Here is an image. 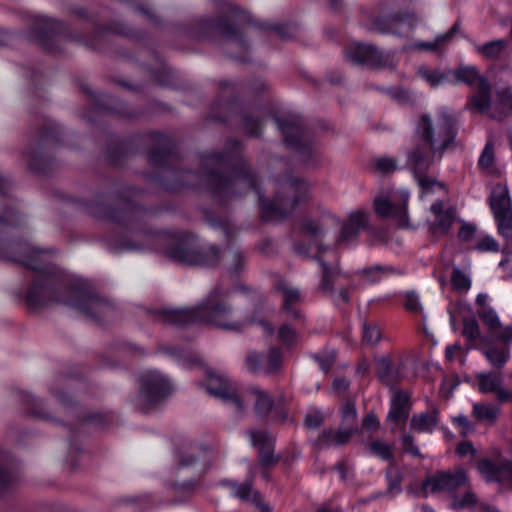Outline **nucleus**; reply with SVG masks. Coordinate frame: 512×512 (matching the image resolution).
I'll return each mask as SVG.
<instances>
[{"mask_svg": "<svg viewBox=\"0 0 512 512\" xmlns=\"http://www.w3.org/2000/svg\"><path fill=\"white\" fill-rule=\"evenodd\" d=\"M202 162L203 176L216 198L224 202L253 190L258 196L262 218L266 221L288 217L310 197V185L304 179L289 174L275 182V196L271 201H266L255 177L246 167L227 171V160L220 153H210Z\"/></svg>", "mask_w": 512, "mask_h": 512, "instance_id": "f257e3e1", "label": "nucleus"}, {"mask_svg": "<svg viewBox=\"0 0 512 512\" xmlns=\"http://www.w3.org/2000/svg\"><path fill=\"white\" fill-rule=\"evenodd\" d=\"M3 248L4 244L0 243V257L19 262L36 273L26 294V302L30 308L38 309L50 303H63L95 319L107 315L112 310L111 304L106 300L60 283L54 267L49 262L50 250L21 245V253L16 256L3 251Z\"/></svg>", "mask_w": 512, "mask_h": 512, "instance_id": "f03ea898", "label": "nucleus"}, {"mask_svg": "<svg viewBox=\"0 0 512 512\" xmlns=\"http://www.w3.org/2000/svg\"><path fill=\"white\" fill-rule=\"evenodd\" d=\"M457 130V119L447 109H440L433 117L428 114L420 116L415 129L418 143L408 153L407 164L413 171L422 195L436 189L445 190L443 183L427 177L425 173L453 146Z\"/></svg>", "mask_w": 512, "mask_h": 512, "instance_id": "7ed1b4c3", "label": "nucleus"}, {"mask_svg": "<svg viewBox=\"0 0 512 512\" xmlns=\"http://www.w3.org/2000/svg\"><path fill=\"white\" fill-rule=\"evenodd\" d=\"M121 221L135 230L132 237L136 239V242L122 244V250L157 249L165 245V254L176 262L206 267H213L218 263L219 253L214 246L197 249L194 237L187 233L170 234L141 230L143 213L138 210H129Z\"/></svg>", "mask_w": 512, "mask_h": 512, "instance_id": "20e7f679", "label": "nucleus"}, {"mask_svg": "<svg viewBox=\"0 0 512 512\" xmlns=\"http://www.w3.org/2000/svg\"><path fill=\"white\" fill-rule=\"evenodd\" d=\"M158 316L163 322L173 325L201 323L234 332L243 330L254 321L229 303L219 288L213 289L207 299L194 308L164 309Z\"/></svg>", "mask_w": 512, "mask_h": 512, "instance_id": "39448f33", "label": "nucleus"}, {"mask_svg": "<svg viewBox=\"0 0 512 512\" xmlns=\"http://www.w3.org/2000/svg\"><path fill=\"white\" fill-rule=\"evenodd\" d=\"M205 392L225 405L242 410L246 407L250 398L255 401L256 414L267 416L273 412L279 420L287 418L285 404L287 399L279 396L276 400L269 394L258 389H248L245 386H203Z\"/></svg>", "mask_w": 512, "mask_h": 512, "instance_id": "423d86ee", "label": "nucleus"}, {"mask_svg": "<svg viewBox=\"0 0 512 512\" xmlns=\"http://www.w3.org/2000/svg\"><path fill=\"white\" fill-rule=\"evenodd\" d=\"M451 84L464 83L474 87L475 92L468 99L466 108L470 111L484 113L490 105L491 86L474 66H460L451 70Z\"/></svg>", "mask_w": 512, "mask_h": 512, "instance_id": "0eeeda50", "label": "nucleus"}, {"mask_svg": "<svg viewBox=\"0 0 512 512\" xmlns=\"http://www.w3.org/2000/svg\"><path fill=\"white\" fill-rule=\"evenodd\" d=\"M401 0H392L389 3H382L378 7L376 15L371 16L366 22L367 29L381 34L397 33L398 25L407 22L409 25L416 23L417 19L414 13H401L398 11ZM411 3L412 0H402Z\"/></svg>", "mask_w": 512, "mask_h": 512, "instance_id": "6e6552de", "label": "nucleus"}, {"mask_svg": "<svg viewBox=\"0 0 512 512\" xmlns=\"http://www.w3.org/2000/svg\"><path fill=\"white\" fill-rule=\"evenodd\" d=\"M277 127L284 135L285 142L294 149L304 150L310 156L311 142L300 118H276Z\"/></svg>", "mask_w": 512, "mask_h": 512, "instance_id": "1a4fd4ad", "label": "nucleus"}, {"mask_svg": "<svg viewBox=\"0 0 512 512\" xmlns=\"http://www.w3.org/2000/svg\"><path fill=\"white\" fill-rule=\"evenodd\" d=\"M346 57L353 63L374 68L389 66L392 63L389 54L379 51L372 45L354 43L346 50Z\"/></svg>", "mask_w": 512, "mask_h": 512, "instance_id": "9d476101", "label": "nucleus"}, {"mask_svg": "<svg viewBox=\"0 0 512 512\" xmlns=\"http://www.w3.org/2000/svg\"><path fill=\"white\" fill-rule=\"evenodd\" d=\"M478 471L489 482H497L503 487L512 489V461L507 459H482L478 463Z\"/></svg>", "mask_w": 512, "mask_h": 512, "instance_id": "9b49d317", "label": "nucleus"}, {"mask_svg": "<svg viewBox=\"0 0 512 512\" xmlns=\"http://www.w3.org/2000/svg\"><path fill=\"white\" fill-rule=\"evenodd\" d=\"M173 393V386H140L133 403L140 411L149 412L161 405Z\"/></svg>", "mask_w": 512, "mask_h": 512, "instance_id": "f8f14e48", "label": "nucleus"}, {"mask_svg": "<svg viewBox=\"0 0 512 512\" xmlns=\"http://www.w3.org/2000/svg\"><path fill=\"white\" fill-rule=\"evenodd\" d=\"M468 477L463 469H457L455 472H438L428 478L424 483V488L431 492H451L461 487H466Z\"/></svg>", "mask_w": 512, "mask_h": 512, "instance_id": "ddd939ff", "label": "nucleus"}, {"mask_svg": "<svg viewBox=\"0 0 512 512\" xmlns=\"http://www.w3.org/2000/svg\"><path fill=\"white\" fill-rule=\"evenodd\" d=\"M375 372L380 382L395 384L406 380L405 363L401 357H380L375 363Z\"/></svg>", "mask_w": 512, "mask_h": 512, "instance_id": "4468645a", "label": "nucleus"}, {"mask_svg": "<svg viewBox=\"0 0 512 512\" xmlns=\"http://www.w3.org/2000/svg\"><path fill=\"white\" fill-rule=\"evenodd\" d=\"M281 362V351L271 348L268 355L250 352L246 358V368L254 374H271L279 369Z\"/></svg>", "mask_w": 512, "mask_h": 512, "instance_id": "2eb2a0df", "label": "nucleus"}, {"mask_svg": "<svg viewBox=\"0 0 512 512\" xmlns=\"http://www.w3.org/2000/svg\"><path fill=\"white\" fill-rule=\"evenodd\" d=\"M207 29L218 31L225 38L224 47L227 51L247 49L246 41L243 39L242 33L231 23L223 20H207L205 23Z\"/></svg>", "mask_w": 512, "mask_h": 512, "instance_id": "dca6fc26", "label": "nucleus"}, {"mask_svg": "<svg viewBox=\"0 0 512 512\" xmlns=\"http://www.w3.org/2000/svg\"><path fill=\"white\" fill-rule=\"evenodd\" d=\"M408 195L401 193L399 200L401 203H396L394 200H390L384 196H378L374 200L375 212L380 217H391L395 218L400 225L406 224L407 219V203Z\"/></svg>", "mask_w": 512, "mask_h": 512, "instance_id": "f3484780", "label": "nucleus"}, {"mask_svg": "<svg viewBox=\"0 0 512 512\" xmlns=\"http://www.w3.org/2000/svg\"><path fill=\"white\" fill-rule=\"evenodd\" d=\"M430 210L435 217L430 225L431 233L435 236L446 234L455 222V209L443 201H436Z\"/></svg>", "mask_w": 512, "mask_h": 512, "instance_id": "a211bd4d", "label": "nucleus"}, {"mask_svg": "<svg viewBox=\"0 0 512 512\" xmlns=\"http://www.w3.org/2000/svg\"><path fill=\"white\" fill-rule=\"evenodd\" d=\"M368 214L364 211L357 210L352 212L347 221L342 224L340 234L337 238V244L348 242L354 239L360 230L367 225Z\"/></svg>", "mask_w": 512, "mask_h": 512, "instance_id": "6ab92c4d", "label": "nucleus"}, {"mask_svg": "<svg viewBox=\"0 0 512 512\" xmlns=\"http://www.w3.org/2000/svg\"><path fill=\"white\" fill-rule=\"evenodd\" d=\"M410 394L407 391H393L388 418L394 422H405L409 415Z\"/></svg>", "mask_w": 512, "mask_h": 512, "instance_id": "aec40b11", "label": "nucleus"}, {"mask_svg": "<svg viewBox=\"0 0 512 512\" xmlns=\"http://www.w3.org/2000/svg\"><path fill=\"white\" fill-rule=\"evenodd\" d=\"M322 269V281L319 286V289L330 296L335 294V286L338 284L339 280L346 277L344 273H342L337 264L329 265L325 263L321 258H318Z\"/></svg>", "mask_w": 512, "mask_h": 512, "instance_id": "412c9836", "label": "nucleus"}, {"mask_svg": "<svg viewBox=\"0 0 512 512\" xmlns=\"http://www.w3.org/2000/svg\"><path fill=\"white\" fill-rule=\"evenodd\" d=\"M512 111V94L509 89H503L497 92V100L484 113L496 120L504 119Z\"/></svg>", "mask_w": 512, "mask_h": 512, "instance_id": "4be33fe9", "label": "nucleus"}, {"mask_svg": "<svg viewBox=\"0 0 512 512\" xmlns=\"http://www.w3.org/2000/svg\"><path fill=\"white\" fill-rule=\"evenodd\" d=\"M251 442L259 449V458L262 464L270 465L275 462L273 457V440L264 432H251Z\"/></svg>", "mask_w": 512, "mask_h": 512, "instance_id": "5701e85b", "label": "nucleus"}, {"mask_svg": "<svg viewBox=\"0 0 512 512\" xmlns=\"http://www.w3.org/2000/svg\"><path fill=\"white\" fill-rule=\"evenodd\" d=\"M490 207L494 216L512 212L511 200L505 186L497 185L491 194Z\"/></svg>", "mask_w": 512, "mask_h": 512, "instance_id": "b1692460", "label": "nucleus"}, {"mask_svg": "<svg viewBox=\"0 0 512 512\" xmlns=\"http://www.w3.org/2000/svg\"><path fill=\"white\" fill-rule=\"evenodd\" d=\"M277 288L282 293L283 309L290 312L293 317H298L299 312L293 309V305L301 301L300 291L285 280H280Z\"/></svg>", "mask_w": 512, "mask_h": 512, "instance_id": "393cba45", "label": "nucleus"}, {"mask_svg": "<svg viewBox=\"0 0 512 512\" xmlns=\"http://www.w3.org/2000/svg\"><path fill=\"white\" fill-rule=\"evenodd\" d=\"M352 433L349 430L344 431H323L315 441V446L319 449L329 446H337L345 444L351 437Z\"/></svg>", "mask_w": 512, "mask_h": 512, "instance_id": "a878e982", "label": "nucleus"}, {"mask_svg": "<svg viewBox=\"0 0 512 512\" xmlns=\"http://www.w3.org/2000/svg\"><path fill=\"white\" fill-rule=\"evenodd\" d=\"M459 32V23L456 22L448 32L437 36L433 41H419L415 44V47L418 50L425 51H439L443 47H445L455 36L456 33Z\"/></svg>", "mask_w": 512, "mask_h": 512, "instance_id": "bb28decb", "label": "nucleus"}, {"mask_svg": "<svg viewBox=\"0 0 512 512\" xmlns=\"http://www.w3.org/2000/svg\"><path fill=\"white\" fill-rule=\"evenodd\" d=\"M508 44V40L498 39L484 43L482 45H476L475 50L482 57L490 60H495L500 58L503 52L507 49Z\"/></svg>", "mask_w": 512, "mask_h": 512, "instance_id": "cd10ccee", "label": "nucleus"}, {"mask_svg": "<svg viewBox=\"0 0 512 512\" xmlns=\"http://www.w3.org/2000/svg\"><path fill=\"white\" fill-rule=\"evenodd\" d=\"M437 423L438 412L436 410L415 415L411 419L412 428L418 432H431Z\"/></svg>", "mask_w": 512, "mask_h": 512, "instance_id": "c85d7f7f", "label": "nucleus"}, {"mask_svg": "<svg viewBox=\"0 0 512 512\" xmlns=\"http://www.w3.org/2000/svg\"><path fill=\"white\" fill-rule=\"evenodd\" d=\"M15 464L6 453L0 454V492L9 487L13 482L15 475Z\"/></svg>", "mask_w": 512, "mask_h": 512, "instance_id": "c756f323", "label": "nucleus"}, {"mask_svg": "<svg viewBox=\"0 0 512 512\" xmlns=\"http://www.w3.org/2000/svg\"><path fill=\"white\" fill-rule=\"evenodd\" d=\"M451 70L447 71H438V70H430L426 68H421L419 70L420 76L427 81L431 87H436L442 83L448 82L451 83L452 79L450 77Z\"/></svg>", "mask_w": 512, "mask_h": 512, "instance_id": "7c9ffc66", "label": "nucleus"}, {"mask_svg": "<svg viewBox=\"0 0 512 512\" xmlns=\"http://www.w3.org/2000/svg\"><path fill=\"white\" fill-rule=\"evenodd\" d=\"M225 267L231 274L239 273L245 266L244 255L237 250H228L223 256Z\"/></svg>", "mask_w": 512, "mask_h": 512, "instance_id": "2f4dec72", "label": "nucleus"}, {"mask_svg": "<svg viewBox=\"0 0 512 512\" xmlns=\"http://www.w3.org/2000/svg\"><path fill=\"white\" fill-rule=\"evenodd\" d=\"M473 415L479 421L494 423L498 416V409L485 403H475L473 405Z\"/></svg>", "mask_w": 512, "mask_h": 512, "instance_id": "473e14b6", "label": "nucleus"}, {"mask_svg": "<svg viewBox=\"0 0 512 512\" xmlns=\"http://www.w3.org/2000/svg\"><path fill=\"white\" fill-rule=\"evenodd\" d=\"M387 478V492L391 495H396L401 491L402 475L398 468L394 465H390L386 472Z\"/></svg>", "mask_w": 512, "mask_h": 512, "instance_id": "72a5a7b5", "label": "nucleus"}, {"mask_svg": "<svg viewBox=\"0 0 512 512\" xmlns=\"http://www.w3.org/2000/svg\"><path fill=\"white\" fill-rule=\"evenodd\" d=\"M370 452L381 458L382 460L391 461L393 460L392 446L384 441L375 440L369 445Z\"/></svg>", "mask_w": 512, "mask_h": 512, "instance_id": "f704fd0d", "label": "nucleus"}, {"mask_svg": "<svg viewBox=\"0 0 512 512\" xmlns=\"http://www.w3.org/2000/svg\"><path fill=\"white\" fill-rule=\"evenodd\" d=\"M479 317L487 326L488 330L494 334L501 328V322L497 313L492 308H484L479 312Z\"/></svg>", "mask_w": 512, "mask_h": 512, "instance_id": "c9c22d12", "label": "nucleus"}, {"mask_svg": "<svg viewBox=\"0 0 512 512\" xmlns=\"http://www.w3.org/2000/svg\"><path fill=\"white\" fill-rule=\"evenodd\" d=\"M485 356L493 366L500 368L506 363L509 351L505 348L492 347L485 351Z\"/></svg>", "mask_w": 512, "mask_h": 512, "instance_id": "e433bc0d", "label": "nucleus"}, {"mask_svg": "<svg viewBox=\"0 0 512 512\" xmlns=\"http://www.w3.org/2000/svg\"><path fill=\"white\" fill-rule=\"evenodd\" d=\"M300 230L302 233L310 235L312 237L320 236L323 231V224L320 223L319 220L313 219L311 217H304L301 220Z\"/></svg>", "mask_w": 512, "mask_h": 512, "instance_id": "4c0bfd02", "label": "nucleus"}, {"mask_svg": "<svg viewBox=\"0 0 512 512\" xmlns=\"http://www.w3.org/2000/svg\"><path fill=\"white\" fill-rule=\"evenodd\" d=\"M223 485L229 487L233 495L241 499L242 501H248L249 495L251 493V483L245 482L242 484H238L231 480H224L222 482Z\"/></svg>", "mask_w": 512, "mask_h": 512, "instance_id": "58836bf2", "label": "nucleus"}, {"mask_svg": "<svg viewBox=\"0 0 512 512\" xmlns=\"http://www.w3.org/2000/svg\"><path fill=\"white\" fill-rule=\"evenodd\" d=\"M480 327L474 317H466L463 319L462 335L468 341H474L480 337Z\"/></svg>", "mask_w": 512, "mask_h": 512, "instance_id": "ea45409f", "label": "nucleus"}, {"mask_svg": "<svg viewBox=\"0 0 512 512\" xmlns=\"http://www.w3.org/2000/svg\"><path fill=\"white\" fill-rule=\"evenodd\" d=\"M381 339L380 329L374 323H364L362 341L365 345L373 346Z\"/></svg>", "mask_w": 512, "mask_h": 512, "instance_id": "a19ab883", "label": "nucleus"}, {"mask_svg": "<svg viewBox=\"0 0 512 512\" xmlns=\"http://www.w3.org/2000/svg\"><path fill=\"white\" fill-rule=\"evenodd\" d=\"M53 28L54 21L44 16L35 18L33 22V29L37 37L49 35L53 31Z\"/></svg>", "mask_w": 512, "mask_h": 512, "instance_id": "79ce46f5", "label": "nucleus"}, {"mask_svg": "<svg viewBox=\"0 0 512 512\" xmlns=\"http://www.w3.org/2000/svg\"><path fill=\"white\" fill-rule=\"evenodd\" d=\"M494 217L500 234L507 239H512V212Z\"/></svg>", "mask_w": 512, "mask_h": 512, "instance_id": "37998d69", "label": "nucleus"}, {"mask_svg": "<svg viewBox=\"0 0 512 512\" xmlns=\"http://www.w3.org/2000/svg\"><path fill=\"white\" fill-rule=\"evenodd\" d=\"M482 393H495L501 401H509L512 399V389L505 386H479Z\"/></svg>", "mask_w": 512, "mask_h": 512, "instance_id": "c03bdc74", "label": "nucleus"}, {"mask_svg": "<svg viewBox=\"0 0 512 512\" xmlns=\"http://www.w3.org/2000/svg\"><path fill=\"white\" fill-rule=\"evenodd\" d=\"M475 503H476L475 494L472 491L468 490L462 497L455 496L453 498L451 506L454 510H462V509L470 507L471 505H473Z\"/></svg>", "mask_w": 512, "mask_h": 512, "instance_id": "a18cd8bd", "label": "nucleus"}, {"mask_svg": "<svg viewBox=\"0 0 512 512\" xmlns=\"http://www.w3.org/2000/svg\"><path fill=\"white\" fill-rule=\"evenodd\" d=\"M451 282L454 288L458 290H468L470 288V279L458 268H454L451 276Z\"/></svg>", "mask_w": 512, "mask_h": 512, "instance_id": "49530a36", "label": "nucleus"}, {"mask_svg": "<svg viewBox=\"0 0 512 512\" xmlns=\"http://www.w3.org/2000/svg\"><path fill=\"white\" fill-rule=\"evenodd\" d=\"M336 355V351L331 349L325 350L316 356V360L324 372H328L331 366L335 363Z\"/></svg>", "mask_w": 512, "mask_h": 512, "instance_id": "de8ad7c7", "label": "nucleus"}, {"mask_svg": "<svg viewBox=\"0 0 512 512\" xmlns=\"http://www.w3.org/2000/svg\"><path fill=\"white\" fill-rule=\"evenodd\" d=\"M391 267L387 266H373L367 269L362 270L360 273L363 275L368 281L376 282L379 281L381 275L387 271H392Z\"/></svg>", "mask_w": 512, "mask_h": 512, "instance_id": "09e8293b", "label": "nucleus"}, {"mask_svg": "<svg viewBox=\"0 0 512 512\" xmlns=\"http://www.w3.org/2000/svg\"><path fill=\"white\" fill-rule=\"evenodd\" d=\"M278 337L284 345H291L296 341L297 333L290 325L283 324L279 328Z\"/></svg>", "mask_w": 512, "mask_h": 512, "instance_id": "8fccbe9b", "label": "nucleus"}, {"mask_svg": "<svg viewBox=\"0 0 512 512\" xmlns=\"http://www.w3.org/2000/svg\"><path fill=\"white\" fill-rule=\"evenodd\" d=\"M261 126L262 123L258 119H255L250 115H245L243 117V129L251 136H258L261 131Z\"/></svg>", "mask_w": 512, "mask_h": 512, "instance_id": "3c124183", "label": "nucleus"}, {"mask_svg": "<svg viewBox=\"0 0 512 512\" xmlns=\"http://www.w3.org/2000/svg\"><path fill=\"white\" fill-rule=\"evenodd\" d=\"M28 162V166L31 170L36 172H42L44 170L45 159L42 154L38 152L26 153L25 154Z\"/></svg>", "mask_w": 512, "mask_h": 512, "instance_id": "603ef678", "label": "nucleus"}, {"mask_svg": "<svg viewBox=\"0 0 512 512\" xmlns=\"http://www.w3.org/2000/svg\"><path fill=\"white\" fill-rule=\"evenodd\" d=\"M375 166L376 169L383 174L391 173L395 171L397 168L396 161L393 158L389 157L376 159Z\"/></svg>", "mask_w": 512, "mask_h": 512, "instance_id": "864d4df0", "label": "nucleus"}, {"mask_svg": "<svg viewBox=\"0 0 512 512\" xmlns=\"http://www.w3.org/2000/svg\"><path fill=\"white\" fill-rule=\"evenodd\" d=\"M404 306L411 313H421L422 312V305L419 301L418 296L414 292L406 293Z\"/></svg>", "mask_w": 512, "mask_h": 512, "instance_id": "5fc2aeb1", "label": "nucleus"}, {"mask_svg": "<svg viewBox=\"0 0 512 512\" xmlns=\"http://www.w3.org/2000/svg\"><path fill=\"white\" fill-rule=\"evenodd\" d=\"M168 379H166L162 374L156 371H148L143 374L141 379V384H167Z\"/></svg>", "mask_w": 512, "mask_h": 512, "instance_id": "6e6d98bb", "label": "nucleus"}, {"mask_svg": "<svg viewBox=\"0 0 512 512\" xmlns=\"http://www.w3.org/2000/svg\"><path fill=\"white\" fill-rule=\"evenodd\" d=\"M476 249L479 251L497 252L499 245L493 237L486 236L477 242Z\"/></svg>", "mask_w": 512, "mask_h": 512, "instance_id": "4d7b16f0", "label": "nucleus"}, {"mask_svg": "<svg viewBox=\"0 0 512 512\" xmlns=\"http://www.w3.org/2000/svg\"><path fill=\"white\" fill-rule=\"evenodd\" d=\"M206 376L210 382H218L220 384H224L231 381V379L224 371L218 369H206Z\"/></svg>", "mask_w": 512, "mask_h": 512, "instance_id": "13d9d810", "label": "nucleus"}, {"mask_svg": "<svg viewBox=\"0 0 512 512\" xmlns=\"http://www.w3.org/2000/svg\"><path fill=\"white\" fill-rule=\"evenodd\" d=\"M493 159V148L491 145L487 144L480 155L478 163L481 167L489 168L493 164Z\"/></svg>", "mask_w": 512, "mask_h": 512, "instance_id": "bf43d9fd", "label": "nucleus"}, {"mask_svg": "<svg viewBox=\"0 0 512 512\" xmlns=\"http://www.w3.org/2000/svg\"><path fill=\"white\" fill-rule=\"evenodd\" d=\"M323 416L320 412H313L305 417V426L310 429H316L321 426Z\"/></svg>", "mask_w": 512, "mask_h": 512, "instance_id": "052dcab7", "label": "nucleus"}, {"mask_svg": "<svg viewBox=\"0 0 512 512\" xmlns=\"http://www.w3.org/2000/svg\"><path fill=\"white\" fill-rule=\"evenodd\" d=\"M493 335H495V337L503 343L508 344L512 342V325L504 327L501 325V328L498 329V331Z\"/></svg>", "mask_w": 512, "mask_h": 512, "instance_id": "680f3d73", "label": "nucleus"}, {"mask_svg": "<svg viewBox=\"0 0 512 512\" xmlns=\"http://www.w3.org/2000/svg\"><path fill=\"white\" fill-rule=\"evenodd\" d=\"M403 448L406 452L414 455L420 456V452L418 447L414 444L413 438L411 435L406 434L402 437Z\"/></svg>", "mask_w": 512, "mask_h": 512, "instance_id": "e2e57ef3", "label": "nucleus"}, {"mask_svg": "<svg viewBox=\"0 0 512 512\" xmlns=\"http://www.w3.org/2000/svg\"><path fill=\"white\" fill-rule=\"evenodd\" d=\"M370 364L367 359H362L355 369V375L358 381L364 380V377L369 373Z\"/></svg>", "mask_w": 512, "mask_h": 512, "instance_id": "0e129e2a", "label": "nucleus"}, {"mask_svg": "<svg viewBox=\"0 0 512 512\" xmlns=\"http://www.w3.org/2000/svg\"><path fill=\"white\" fill-rule=\"evenodd\" d=\"M454 423L457 424L461 429L462 433L466 434L468 431L472 430V425L468 418L464 415H459L453 419Z\"/></svg>", "mask_w": 512, "mask_h": 512, "instance_id": "69168bd1", "label": "nucleus"}, {"mask_svg": "<svg viewBox=\"0 0 512 512\" xmlns=\"http://www.w3.org/2000/svg\"><path fill=\"white\" fill-rule=\"evenodd\" d=\"M456 451L461 456H467L469 454H471V455L475 454V449H474L472 443L469 442V441H464V442L459 443L458 446H457Z\"/></svg>", "mask_w": 512, "mask_h": 512, "instance_id": "338daca9", "label": "nucleus"}, {"mask_svg": "<svg viewBox=\"0 0 512 512\" xmlns=\"http://www.w3.org/2000/svg\"><path fill=\"white\" fill-rule=\"evenodd\" d=\"M480 384H497L500 382L499 375L495 372L483 373L479 375Z\"/></svg>", "mask_w": 512, "mask_h": 512, "instance_id": "774afa93", "label": "nucleus"}]
</instances>
